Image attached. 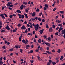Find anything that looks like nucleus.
<instances>
[{"instance_id":"nucleus-1","label":"nucleus","mask_w":65,"mask_h":65,"mask_svg":"<svg viewBox=\"0 0 65 65\" xmlns=\"http://www.w3.org/2000/svg\"><path fill=\"white\" fill-rule=\"evenodd\" d=\"M39 25L38 24H37L35 26V30L36 31H37V30H38V29L39 28Z\"/></svg>"},{"instance_id":"nucleus-2","label":"nucleus","mask_w":65,"mask_h":65,"mask_svg":"<svg viewBox=\"0 0 65 65\" xmlns=\"http://www.w3.org/2000/svg\"><path fill=\"white\" fill-rule=\"evenodd\" d=\"M28 40H27V39L25 40V41L24 39H23L22 40V42L24 43L27 44V43L28 42Z\"/></svg>"},{"instance_id":"nucleus-3","label":"nucleus","mask_w":65,"mask_h":65,"mask_svg":"<svg viewBox=\"0 0 65 65\" xmlns=\"http://www.w3.org/2000/svg\"><path fill=\"white\" fill-rule=\"evenodd\" d=\"M26 27L24 25H23L22 26V27L21 28V30H24V29H26Z\"/></svg>"},{"instance_id":"nucleus-4","label":"nucleus","mask_w":65,"mask_h":65,"mask_svg":"<svg viewBox=\"0 0 65 65\" xmlns=\"http://www.w3.org/2000/svg\"><path fill=\"white\" fill-rule=\"evenodd\" d=\"M44 31V29H42L39 32L41 34H42V33H43V32Z\"/></svg>"},{"instance_id":"nucleus-5","label":"nucleus","mask_w":65,"mask_h":65,"mask_svg":"<svg viewBox=\"0 0 65 65\" xmlns=\"http://www.w3.org/2000/svg\"><path fill=\"white\" fill-rule=\"evenodd\" d=\"M61 34H65V29L64 30H63L61 31Z\"/></svg>"},{"instance_id":"nucleus-6","label":"nucleus","mask_w":65,"mask_h":65,"mask_svg":"<svg viewBox=\"0 0 65 65\" xmlns=\"http://www.w3.org/2000/svg\"><path fill=\"white\" fill-rule=\"evenodd\" d=\"M30 8H28L27 9H26L25 10V12H28V10H29Z\"/></svg>"},{"instance_id":"nucleus-7","label":"nucleus","mask_w":65,"mask_h":65,"mask_svg":"<svg viewBox=\"0 0 65 65\" xmlns=\"http://www.w3.org/2000/svg\"><path fill=\"white\" fill-rule=\"evenodd\" d=\"M14 49V47H13L9 49V51L10 52H12L13 51V50Z\"/></svg>"},{"instance_id":"nucleus-8","label":"nucleus","mask_w":65,"mask_h":65,"mask_svg":"<svg viewBox=\"0 0 65 65\" xmlns=\"http://www.w3.org/2000/svg\"><path fill=\"white\" fill-rule=\"evenodd\" d=\"M37 58H38V60H39V61H40V60H41V58L38 55L37 56Z\"/></svg>"},{"instance_id":"nucleus-9","label":"nucleus","mask_w":65,"mask_h":65,"mask_svg":"<svg viewBox=\"0 0 65 65\" xmlns=\"http://www.w3.org/2000/svg\"><path fill=\"white\" fill-rule=\"evenodd\" d=\"M6 29H7V30H10V28H9V27L8 26V25H7V26L6 27Z\"/></svg>"},{"instance_id":"nucleus-10","label":"nucleus","mask_w":65,"mask_h":65,"mask_svg":"<svg viewBox=\"0 0 65 65\" xmlns=\"http://www.w3.org/2000/svg\"><path fill=\"white\" fill-rule=\"evenodd\" d=\"M63 30V28L60 27L59 28V29L58 30V32H60L61 30Z\"/></svg>"},{"instance_id":"nucleus-11","label":"nucleus","mask_w":65,"mask_h":65,"mask_svg":"<svg viewBox=\"0 0 65 65\" xmlns=\"http://www.w3.org/2000/svg\"><path fill=\"white\" fill-rule=\"evenodd\" d=\"M30 47L29 45H26L25 48L26 49H28V47Z\"/></svg>"},{"instance_id":"nucleus-12","label":"nucleus","mask_w":65,"mask_h":65,"mask_svg":"<svg viewBox=\"0 0 65 65\" xmlns=\"http://www.w3.org/2000/svg\"><path fill=\"white\" fill-rule=\"evenodd\" d=\"M46 52L47 53V54H52V53L50 52V51H46Z\"/></svg>"},{"instance_id":"nucleus-13","label":"nucleus","mask_w":65,"mask_h":65,"mask_svg":"<svg viewBox=\"0 0 65 65\" xmlns=\"http://www.w3.org/2000/svg\"><path fill=\"white\" fill-rule=\"evenodd\" d=\"M45 7L46 8H48V6L46 4H45L44 5Z\"/></svg>"},{"instance_id":"nucleus-14","label":"nucleus","mask_w":65,"mask_h":65,"mask_svg":"<svg viewBox=\"0 0 65 65\" xmlns=\"http://www.w3.org/2000/svg\"><path fill=\"white\" fill-rule=\"evenodd\" d=\"M17 28H15V30H13V32H17Z\"/></svg>"},{"instance_id":"nucleus-15","label":"nucleus","mask_w":65,"mask_h":65,"mask_svg":"<svg viewBox=\"0 0 65 65\" xmlns=\"http://www.w3.org/2000/svg\"><path fill=\"white\" fill-rule=\"evenodd\" d=\"M52 28H50L49 30V32H52Z\"/></svg>"},{"instance_id":"nucleus-16","label":"nucleus","mask_w":65,"mask_h":65,"mask_svg":"<svg viewBox=\"0 0 65 65\" xmlns=\"http://www.w3.org/2000/svg\"><path fill=\"white\" fill-rule=\"evenodd\" d=\"M17 12H18L19 13H21V11L20 10H17Z\"/></svg>"},{"instance_id":"nucleus-17","label":"nucleus","mask_w":65,"mask_h":65,"mask_svg":"<svg viewBox=\"0 0 65 65\" xmlns=\"http://www.w3.org/2000/svg\"><path fill=\"white\" fill-rule=\"evenodd\" d=\"M35 15V12H33L32 14V17H34Z\"/></svg>"},{"instance_id":"nucleus-18","label":"nucleus","mask_w":65,"mask_h":65,"mask_svg":"<svg viewBox=\"0 0 65 65\" xmlns=\"http://www.w3.org/2000/svg\"><path fill=\"white\" fill-rule=\"evenodd\" d=\"M3 48V50H5H5L6 49V48H5V45H4V46H3L2 47Z\"/></svg>"},{"instance_id":"nucleus-19","label":"nucleus","mask_w":65,"mask_h":65,"mask_svg":"<svg viewBox=\"0 0 65 65\" xmlns=\"http://www.w3.org/2000/svg\"><path fill=\"white\" fill-rule=\"evenodd\" d=\"M20 8L21 9H23L24 7V5H22L21 6V7H20Z\"/></svg>"},{"instance_id":"nucleus-20","label":"nucleus","mask_w":65,"mask_h":65,"mask_svg":"<svg viewBox=\"0 0 65 65\" xmlns=\"http://www.w3.org/2000/svg\"><path fill=\"white\" fill-rule=\"evenodd\" d=\"M2 64H3V62L2 60H0V65H2Z\"/></svg>"},{"instance_id":"nucleus-21","label":"nucleus","mask_w":65,"mask_h":65,"mask_svg":"<svg viewBox=\"0 0 65 65\" xmlns=\"http://www.w3.org/2000/svg\"><path fill=\"white\" fill-rule=\"evenodd\" d=\"M57 52L58 53H60V52H61V50L60 49H59L57 51Z\"/></svg>"},{"instance_id":"nucleus-22","label":"nucleus","mask_w":65,"mask_h":65,"mask_svg":"<svg viewBox=\"0 0 65 65\" xmlns=\"http://www.w3.org/2000/svg\"><path fill=\"white\" fill-rule=\"evenodd\" d=\"M23 3L24 4H25V5H27V4H28V3L25 2H24Z\"/></svg>"},{"instance_id":"nucleus-23","label":"nucleus","mask_w":65,"mask_h":65,"mask_svg":"<svg viewBox=\"0 0 65 65\" xmlns=\"http://www.w3.org/2000/svg\"><path fill=\"white\" fill-rule=\"evenodd\" d=\"M56 64V62H55L54 61H53L52 62V64L53 65H55Z\"/></svg>"},{"instance_id":"nucleus-24","label":"nucleus","mask_w":65,"mask_h":65,"mask_svg":"<svg viewBox=\"0 0 65 65\" xmlns=\"http://www.w3.org/2000/svg\"><path fill=\"white\" fill-rule=\"evenodd\" d=\"M39 43H41V39H39L38 40Z\"/></svg>"},{"instance_id":"nucleus-25","label":"nucleus","mask_w":65,"mask_h":65,"mask_svg":"<svg viewBox=\"0 0 65 65\" xmlns=\"http://www.w3.org/2000/svg\"><path fill=\"white\" fill-rule=\"evenodd\" d=\"M40 50L41 51H43V48L42 47H41L40 48Z\"/></svg>"},{"instance_id":"nucleus-26","label":"nucleus","mask_w":65,"mask_h":65,"mask_svg":"<svg viewBox=\"0 0 65 65\" xmlns=\"http://www.w3.org/2000/svg\"><path fill=\"white\" fill-rule=\"evenodd\" d=\"M20 53H23V49H20Z\"/></svg>"},{"instance_id":"nucleus-27","label":"nucleus","mask_w":65,"mask_h":65,"mask_svg":"<svg viewBox=\"0 0 65 65\" xmlns=\"http://www.w3.org/2000/svg\"><path fill=\"white\" fill-rule=\"evenodd\" d=\"M63 58H64V57H63V56H61V57L60 58V60H62V59H63Z\"/></svg>"},{"instance_id":"nucleus-28","label":"nucleus","mask_w":65,"mask_h":65,"mask_svg":"<svg viewBox=\"0 0 65 65\" xmlns=\"http://www.w3.org/2000/svg\"><path fill=\"white\" fill-rule=\"evenodd\" d=\"M38 21H40V22H41V19L40 18H39L38 19Z\"/></svg>"},{"instance_id":"nucleus-29","label":"nucleus","mask_w":65,"mask_h":65,"mask_svg":"<svg viewBox=\"0 0 65 65\" xmlns=\"http://www.w3.org/2000/svg\"><path fill=\"white\" fill-rule=\"evenodd\" d=\"M52 52H53V53H55V50L54 49H53L52 51Z\"/></svg>"},{"instance_id":"nucleus-30","label":"nucleus","mask_w":65,"mask_h":65,"mask_svg":"<svg viewBox=\"0 0 65 65\" xmlns=\"http://www.w3.org/2000/svg\"><path fill=\"white\" fill-rule=\"evenodd\" d=\"M51 63H50V62H48L47 63V65H51Z\"/></svg>"},{"instance_id":"nucleus-31","label":"nucleus","mask_w":65,"mask_h":65,"mask_svg":"<svg viewBox=\"0 0 65 65\" xmlns=\"http://www.w3.org/2000/svg\"><path fill=\"white\" fill-rule=\"evenodd\" d=\"M42 22H43V23H45V20H44V19H42Z\"/></svg>"},{"instance_id":"nucleus-32","label":"nucleus","mask_w":65,"mask_h":65,"mask_svg":"<svg viewBox=\"0 0 65 65\" xmlns=\"http://www.w3.org/2000/svg\"><path fill=\"white\" fill-rule=\"evenodd\" d=\"M60 12L61 13L63 14L64 13V11H60Z\"/></svg>"},{"instance_id":"nucleus-33","label":"nucleus","mask_w":65,"mask_h":65,"mask_svg":"<svg viewBox=\"0 0 65 65\" xmlns=\"http://www.w3.org/2000/svg\"><path fill=\"white\" fill-rule=\"evenodd\" d=\"M58 35V32H56L55 33V35L56 36H57V35Z\"/></svg>"},{"instance_id":"nucleus-34","label":"nucleus","mask_w":65,"mask_h":65,"mask_svg":"<svg viewBox=\"0 0 65 65\" xmlns=\"http://www.w3.org/2000/svg\"><path fill=\"white\" fill-rule=\"evenodd\" d=\"M6 32V31L3 30H2L1 31V33H2V32Z\"/></svg>"},{"instance_id":"nucleus-35","label":"nucleus","mask_w":65,"mask_h":65,"mask_svg":"<svg viewBox=\"0 0 65 65\" xmlns=\"http://www.w3.org/2000/svg\"><path fill=\"white\" fill-rule=\"evenodd\" d=\"M15 47L17 49H18V48H19V46H17V45H15Z\"/></svg>"},{"instance_id":"nucleus-36","label":"nucleus","mask_w":65,"mask_h":65,"mask_svg":"<svg viewBox=\"0 0 65 65\" xmlns=\"http://www.w3.org/2000/svg\"><path fill=\"white\" fill-rule=\"evenodd\" d=\"M58 26H60V27H62V24H59Z\"/></svg>"},{"instance_id":"nucleus-37","label":"nucleus","mask_w":65,"mask_h":65,"mask_svg":"<svg viewBox=\"0 0 65 65\" xmlns=\"http://www.w3.org/2000/svg\"><path fill=\"white\" fill-rule=\"evenodd\" d=\"M9 17L11 19L13 17V16L12 15H11Z\"/></svg>"},{"instance_id":"nucleus-38","label":"nucleus","mask_w":65,"mask_h":65,"mask_svg":"<svg viewBox=\"0 0 65 65\" xmlns=\"http://www.w3.org/2000/svg\"><path fill=\"white\" fill-rule=\"evenodd\" d=\"M37 12H39V10L38 8H37L36 10Z\"/></svg>"},{"instance_id":"nucleus-39","label":"nucleus","mask_w":65,"mask_h":65,"mask_svg":"<svg viewBox=\"0 0 65 65\" xmlns=\"http://www.w3.org/2000/svg\"><path fill=\"white\" fill-rule=\"evenodd\" d=\"M57 23H60L61 22V20L59 21V20H57Z\"/></svg>"},{"instance_id":"nucleus-40","label":"nucleus","mask_w":65,"mask_h":65,"mask_svg":"<svg viewBox=\"0 0 65 65\" xmlns=\"http://www.w3.org/2000/svg\"><path fill=\"white\" fill-rule=\"evenodd\" d=\"M21 16V18H22V19H24V15H22Z\"/></svg>"},{"instance_id":"nucleus-41","label":"nucleus","mask_w":65,"mask_h":65,"mask_svg":"<svg viewBox=\"0 0 65 65\" xmlns=\"http://www.w3.org/2000/svg\"><path fill=\"white\" fill-rule=\"evenodd\" d=\"M51 38L49 37L48 38V40L49 41H51Z\"/></svg>"},{"instance_id":"nucleus-42","label":"nucleus","mask_w":65,"mask_h":65,"mask_svg":"<svg viewBox=\"0 0 65 65\" xmlns=\"http://www.w3.org/2000/svg\"><path fill=\"white\" fill-rule=\"evenodd\" d=\"M39 50L38 49H36L35 51L36 52H39Z\"/></svg>"},{"instance_id":"nucleus-43","label":"nucleus","mask_w":65,"mask_h":65,"mask_svg":"<svg viewBox=\"0 0 65 65\" xmlns=\"http://www.w3.org/2000/svg\"><path fill=\"white\" fill-rule=\"evenodd\" d=\"M49 49H50V48H49V47H46L47 51H48Z\"/></svg>"},{"instance_id":"nucleus-44","label":"nucleus","mask_w":65,"mask_h":65,"mask_svg":"<svg viewBox=\"0 0 65 65\" xmlns=\"http://www.w3.org/2000/svg\"><path fill=\"white\" fill-rule=\"evenodd\" d=\"M59 27H58V26L57 28H56V30H58V29H59Z\"/></svg>"},{"instance_id":"nucleus-45","label":"nucleus","mask_w":65,"mask_h":65,"mask_svg":"<svg viewBox=\"0 0 65 65\" xmlns=\"http://www.w3.org/2000/svg\"><path fill=\"white\" fill-rule=\"evenodd\" d=\"M43 8L45 10H46V9H47L45 7H44Z\"/></svg>"},{"instance_id":"nucleus-46","label":"nucleus","mask_w":65,"mask_h":65,"mask_svg":"<svg viewBox=\"0 0 65 65\" xmlns=\"http://www.w3.org/2000/svg\"><path fill=\"white\" fill-rule=\"evenodd\" d=\"M45 44H46V45H48L49 44V43H47L46 42L45 43Z\"/></svg>"},{"instance_id":"nucleus-47","label":"nucleus","mask_w":65,"mask_h":65,"mask_svg":"<svg viewBox=\"0 0 65 65\" xmlns=\"http://www.w3.org/2000/svg\"><path fill=\"white\" fill-rule=\"evenodd\" d=\"M49 63H52V60H51L50 59L49 60Z\"/></svg>"},{"instance_id":"nucleus-48","label":"nucleus","mask_w":65,"mask_h":65,"mask_svg":"<svg viewBox=\"0 0 65 65\" xmlns=\"http://www.w3.org/2000/svg\"><path fill=\"white\" fill-rule=\"evenodd\" d=\"M18 26H19V27H21V24H18L17 25Z\"/></svg>"},{"instance_id":"nucleus-49","label":"nucleus","mask_w":65,"mask_h":65,"mask_svg":"<svg viewBox=\"0 0 65 65\" xmlns=\"http://www.w3.org/2000/svg\"><path fill=\"white\" fill-rule=\"evenodd\" d=\"M60 59V57H58L56 58V60H59Z\"/></svg>"},{"instance_id":"nucleus-50","label":"nucleus","mask_w":65,"mask_h":65,"mask_svg":"<svg viewBox=\"0 0 65 65\" xmlns=\"http://www.w3.org/2000/svg\"><path fill=\"white\" fill-rule=\"evenodd\" d=\"M46 27L47 28H48V26L47 24L46 25Z\"/></svg>"},{"instance_id":"nucleus-51","label":"nucleus","mask_w":65,"mask_h":65,"mask_svg":"<svg viewBox=\"0 0 65 65\" xmlns=\"http://www.w3.org/2000/svg\"><path fill=\"white\" fill-rule=\"evenodd\" d=\"M28 31H30L31 30L30 29V28H28Z\"/></svg>"},{"instance_id":"nucleus-52","label":"nucleus","mask_w":65,"mask_h":65,"mask_svg":"<svg viewBox=\"0 0 65 65\" xmlns=\"http://www.w3.org/2000/svg\"><path fill=\"white\" fill-rule=\"evenodd\" d=\"M0 15L1 17H2L4 16V14H1Z\"/></svg>"},{"instance_id":"nucleus-53","label":"nucleus","mask_w":65,"mask_h":65,"mask_svg":"<svg viewBox=\"0 0 65 65\" xmlns=\"http://www.w3.org/2000/svg\"><path fill=\"white\" fill-rule=\"evenodd\" d=\"M39 17L41 16V15H42V13H39Z\"/></svg>"},{"instance_id":"nucleus-54","label":"nucleus","mask_w":65,"mask_h":65,"mask_svg":"<svg viewBox=\"0 0 65 65\" xmlns=\"http://www.w3.org/2000/svg\"><path fill=\"white\" fill-rule=\"evenodd\" d=\"M31 20L32 21H34V20H35V18H31Z\"/></svg>"},{"instance_id":"nucleus-55","label":"nucleus","mask_w":65,"mask_h":65,"mask_svg":"<svg viewBox=\"0 0 65 65\" xmlns=\"http://www.w3.org/2000/svg\"><path fill=\"white\" fill-rule=\"evenodd\" d=\"M25 32L26 33H27V32H28V29H26L25 30Z\"/></svg>"},{"instance_id":"nucleus-56","label":"nucleus","mask_w":65,"mask_h":65,"mask_svg":"<svg viewBox=\"0 0 65 65\" xmlns=\"http://www.w3.org/2000/svg\"><path fill=\"white\" fill-rule=\"evenodd\" d=\"M43 37L45 39V38H46L47 37L45 35H44L43 36Z\"/></svg>"},{"instance_id":"nucleus-57","label":"nucleus","mask_w":65,"mask_h":65,"mask_svg":"<svg viewBox=\"0 0 65 65\" xmlns=\"http://www.w3.org/2000/svg\"><path fill=\"white\" fill-rule=\"evenodd\" d=\"M8 8L10 10H12V8H11L9 7Z\"/></svg>"},{"instance_id":"nucleus-58","label":"nucleus","mask_w":65,"mask_h":65,"mask_svg":"<svg viewBox=\"0 0 65 65\" xmlns=\"http://www.w3.org/2000/svg\"><path fill=\"white\" fill-rule=\"evenodd\" d=\"M40 45H39L37 48V49L38 50H39V48H40Z\"/></svg>"},{"instance_id":"nucleus-59","label":"nucleus","mask_w":65,"mask_h":65,"mask_svg":"<svg viewBox=\"0 0 65 65\" xmlns=\"http://www.w3.org/2000/svg\"><path fill=\"white\" fill-rule=\"evenodd\" d=\"M2 19H3V20H4V19H5V17H4V16L3 17H2Z\"/></svg>"},{"instance_id":"nucleus-60","label":"nucleus","mask_w":65,"mask_h":65,"mask_svg":"<svg viewBox=\"0 0 65 65\" xmlns=\"http://www.w3.org/2000/svg\"><path fill=\"white\" fill-rule=\"evenodd\" d=\"M21 41V38L20 37L19 38V41Z\"/></svg>"},{"instance_id":"nucleus-61","label":"nucleus","mask_w":65,"mask_h":65,"mask_svg":"<svg viewBox=\"0 0 65 65\" xmlns=\"http://www.w3.org/2000/svg\"><path fill=\"white\" fill-rule=\"evenodd\" d=\"M24 24H27V21H25L24 22Z\"/></svg>"},{"instance_id":"nucleus-62","label":"nucleus","mask_w":65,"mask_h":65,"mask_svg":"<svg viewBox=\"0 0 65 65\" xmlns=\"http://www.w3.org/2000/svg\"><path fill=\"white\" fill-rule=\"evenodd\" d=\"M10 4H9L8 3V4H7V6L9 7V6H10Z\"/></svg>"},{"instance_id":"nucleus-63","label":"nucleus","mask_w":65,"mask_h":65,"mask_svg":"<svg viewBox=\"0 0 65 65\" xmlns=\"http://www.w3.org/2000/svg\"><path fill=\"white\" fill-rule=\"evenodd\" d=\"M33 50H31V51L30 52V53H31V54H32V53H33Z\"/></svg>"},{"instance_id":"nucleus-64","label":"nucleus","mask_w":65,"mask_h":65,"mask_svg":"<svg viewBox=\"0 0 65 65\" xmlns=\"http://www.w3.org/2000/svg\"><path fill=\"white\" fill-rule=\"evenodd\" d=\"M34 42H36V40L35 39H34Z\"/></svg>"}]
</instances>
